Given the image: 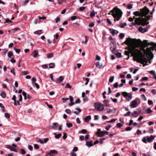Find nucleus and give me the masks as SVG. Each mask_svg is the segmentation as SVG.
<instances>
[{
    "instance_id": "1",
    "label": "nucleus",
    "mask_w": 156,
    "mask_h": 156,
    "mask_svg": "<svg viewBox=\"0 0 156 156\" xmlns=\"http://www.w3.org/2000/svg\"><path fill=\"white\" fill-rule=\"evenodd\" d=\"M129 53L131 54L134 61L140 62L144 65H146V40L143 41L139 39L136 47L133 46L129 49Z\"/></svg>"
},
{
    "instance_id": "2",
    "label": "nucleus",
    "mask_w": 156,
    "mask_h": 156,
    "mask_svg": "<svg viewBox=\"0 0 156 156\" xmlns=\"http://www.w3.org/2000/svg\"><path fill=\"white\" fill-rule=\"evenodd\" d=\"M154 50L156 51V43L147 42V65H148V63L151 64L152 62L151 60L154 56L153 51Z\"/></svg>"
},
{
    "instance_id": "3",
    "label": "nucleus",
    "mask_w": 156,
    "mask_h": 156,
    "mask_svg": "<svg viewBox=\"0 0 156 156\" xmlns=\"http://www.w3.org/2000/svg\"><path fill=\"white\" fill-rule=\"evenodd\" d=\"M110 12L112 13V15L115 18V21L116 20L119 21L122 14V12L119 9L115 10H112L110 11Z\"/></svg>"
},
{
    "instance_id": "4",
    "label": "nucleus",
    "mask_w": 156,
    "mask_h": 156,
    "mask_svg": "<svg viewBox=\"0 0 156 156\" xmlns=\"http://www.w3.org/2000/svg\"><path fill=\"white\" fill-rule=\"evenodd\" d=\"M133 14L136 16H140L141 17H146V6L143 8L140 9V12L138 11H135L133 13Z\"/></svg>"
},
{
    "instance_id": "5",
    "label": "nucleus",
    "mask_w": 156,
    "mask_h": 156,
    "mask_svg": "<svg viewBox=\"0 0 156 156\" xmlns=\"http://www.w3.org/2000/svg\"><path fill=\"white\" fill-rule=\"evenodd\" d=\"M135 23L136 24H140L142 23H144V25H146V17L143 18V17H139L135 18Z\"/></svg>"
},
{
    "instance_id": "6",
    "label": "nucleus",
    "mask_w": 156,
    "mask_h": 156,
    "mask_svg": "<svg viewBox=\"0 0 156 156\" xmlns=\"http://www.w3.org/2000/svg\"><path fill=\"white\" fill-rule=\"evenodd\" d=\"M95 108L98 111L103 110L104 108V105L102 104L95 103Z\"/></svg>"
},
{
    "instance_id": "7",
    "label": "nucleus",
    "mask_w": 156,
    "mask_h": 156,
    "mask_svg": "<svg viewBox=\"0 0 156 156\" xmlns=\"http://www.w3.org/2000/svg\"><path fill=\"white\" fill-rule=\"evenodd\" d=\"M122 94L129 101L132 98V95L130 93H128L126 92H123L122 93Z\"/></svg>"
},
{
    "instance_id": "8",
    "label": "nucleus",
    "mask_w": 156,
    "mask_h": 156,
    "mask_svg": "<svg viewBox=\"0 0 156 156\" xmlns=\"http://www.w3.org/2000/svg\"><path fill=\"white\" fill-rule=\"evenodd\" d=\"M150 12V10L149 9L147 8V21L148 20H149L150 19V18L152 17V15H151V16H150L149 15H148L149 13ZM149 23V22L147 21V27L148 28H149L150 27V25H148L147 26V24ZM148 31L147 29V32Z\"/></svg>"
},
{
    "instance_id": "9",
    "label": "nucleus",
    "mask_w": 156,
    "mask_h": 156,
    "mask_svg": "<svg viewBox=\"0 0 156 156\" xmlns=\"http://www.w3.org/2000/svg\"><path fill=\"white\" fill-rule=\"evenodd\" d=\"M103 132V131H101V129H98L97 132V133L98 135V136L100 137L103 136L104 135Z\"/></svg>"
},
{
    "instance_id": "10",
    "label": "nucleus",
    "mask_w": 156,
    "mask_h": 156,
    "mask_svg": "<svg viewBox=\"0 0 156 156\" xmlns=\"http://www.w3.org/2000/svg\"><path fill=\"white\" fill-rule=\"evenodd\" d=\"M137 106V102L135 100H133L131 102V104L130 105L131 108H136Z\"/></svg>"
},
{
    "instance_id": "11",
    "label": "nucleus",
    "mask_w": 156,
    "mask_h": 156,
    "mask_svg": "<svg viewBox=\"0 0 156 156\" xmlns=\"http://www.w3.org/2000/svg\"><path fill=\"white\" fill-rule=\"evenodd\" d=\"M58 124L57 122L53 123L52 125L50 126L49 127L52 129H55L58 126Z\"/></svg>"
},
{
    "instance_id": "12",
    "label": "nucleus",
    "mask_w": 156,
    "mask_h": 156,
    "mask_svg": "<svg viewBox=\"0 0 156 156\" xmlns=\"http://www.w3.org/2000/svg\"><path fill=\"white\" fill-rule=\"evenodd\" d=\"M86 145L89 147L94 146L93 142L92 140L89 141H86Z\"/></svg>"
},
{
    "instance_id": "13",
    "label": "nucleus",
    "mask_w": 156,
    "mask_h": 156,
    "mask_svg": "<svg viewBox=\"0 0 156 156\" xmlns=\"http://www.w3.org/2000/svg\"><path fill=\"white\" fill-rule=\"evenodd\" d=\"M38 54V52L37 50H34L31 54V55H33L34 57H36Z\"/></svg>"
},
{
    "instance_id": "14",
    "label": "nucleus",
    "mask_w": 156,
    "mask_h": 156,
    "mask_svg": "<svg viewBox=\"0 0 156 156\" xmlns=\"http://www.w3.org/2000/svg\"><path fill=\"white\" fill-rule=\"evenodd\" d=\"M58 153V152L57 151L55 150H51L50 152L48 153V154L50 156H52L54 154H57Z\"/></svg>"
},
{
    "instance_id": "15",
    "label": "nucleus",
    "mask_w": 156,
    "mask_h": 156,
    "mask_svg": "<svg viewBox=\"0 0 156 156\" xmlns=\"http://www.w3.org/2000/svg\"><path fill=\"white\" fill-rule=\"evenodd\" d=\"M63 77L61 76L55 80V82L56 83H61L63 80Z\"/></svg>"
},
{
    "instance_id": "16",
    "label": "nucleus",
    "mask_w": 156,
    "mask_h": 156,
    "mask_svg": "<svg viewBox=\"0 0 156 156\" xmlns=\"http://www.w3.org/2000/svg\"><path fill=\"white\" fill-rule=\"evenodd\" d=\"M155 136L151 135L150 137H147V141L150 142L151 141H152L155 138Z\"/></svg>"
},
{
    "instance_id": "17",
    "label": "nucleus",
    "mask_w": 156,
    "mask_h": 156,
    "mask_svg": "<svg viewBox=\"0 0 156 156\" xmlns=\"http://www.w3.org/2000/svg\"><path fill=\"white\" fill-rule=\"evenodd\" d=\"M109 30L112 34L114 35H115V34H118L119 33V32L117 30L112 29H110Z\"/></svg>"
},
{
    "instance_id": "18",
    "label": "nucleus",
    "mask_w": 156,
    "mask_h": 156,
    "mask_svg": "<svg viewBox=\"0 0 156 156\" xmlns=\"http://www.w3.org/2000/svg\"><path fill=\"white\" fill-rule=\"evenodd\" d=\"M138 30L140 32L142 33H144L146 31V29L143 28L141 27H139Z\"/></svg>"
},
{
    "instance_id": "19",
    "label": "nucleus",
    "mask_w": 156,
    "mask_h": 156,
    "mask_svg": "<svg viewBox=\"0 0 156 156\" xmlns=\"http://www.w3.org/2000/svg\"><path fill=\"white\" fill-rule=\"evenodd\" d=\"M42 30H39L34 32V33L35 34L40 35L42 33Z\"/></svg>"
},
{
    "instance_id": "20",
    "label": "nucleus",
    "mask_w": 156,
    "mask_h": 156,
    "mask_svg": "<svg viewBox=\"0 0 156 156\" xmlns=\"http://www.w3.org/2000/svg\"><path fill=\"white\" fill-rule=\"evenodd\" d=\"M85 41H83L82 42V43L83 44H84V45H86L87 43V42L88 41V37L87 36H85Z\"/></svg>"
},
{
    "instance_id": "21",
    "label": "nucleus",
    "mask_w": 156,
    "mask_h": 156,
    "mask_svg": "<svg viewBox=\"0 0 156 156\" xmlns=\"http://www.w3.org/2000/svg\"><path fill=\"white\" fill-rule=\"evenodd\" d=\"M91 119V116H87L86 117H85L84 118L85 121L87 122H89V120Z\"/></svg>"
},
{
    "instance_id": "22",
    "label": "nucleus",
    "mask_w": 156,
    "mask_h": 156,
    "mask_svg": "<svg viewBox=\"0 0 156 156\" xmlns=\"http://www.w3.org/2000/svg\"><path fill=\"white\" fill-rule=\"evenodd\" d=\"M32 84L34 87L35 86L37 89H38L39 88V86L37 83L32 82Z\"/></svg>"
},
{
    "instance_id": "23",
    "label": "nucleus",
    "mask_w": 156,
    "mask_h": 156,
    "mask_svg": "<svg viewBox=\"0 0 156 156\" xmlns=\"http://www.w3.org/2000/svg\"><path fill=\"white\" fill-rule=\"evenodd\" d=\"M55 64L54 63H51L49 65V68L52 69L55 67Z\"/></svg>"
},
{
    "instance_id": "24",
    "label": "nucleus",
    "mask_w": 156,
    "mask_h": 156,
    "mask_svg": "<svg viewBox=\"0 0 156 156\" xmlns=\"http://www.w3.org/2000/svg\"><path fill=\"white\" fill-rule=\"evenodd\" d=\"M76 109L78 111V112L77 111H75L74 112V113L76 115H78L79 113H80L81 111V110L79 108H76Z\"/></svg>"
},
{
    "instance_id": "25",
    "label": "nucleus",
    "mask_w": 156,
    "mask_h": 156,
    "mask_svg": "<svg viewBox=\"0 0 156 156\" xmlns=\"http://www.w3.org/2000/svg\"><path fill=\"white\" fill-rule=\"evenodd\" d=\"M54 55L53 53H49L47 54V57L48 58H51L53 57Z\"/></svg>"
},
{
    "instance_id": "26",
    "label": "nucleus",
    "mask_w": 156,
    "mask_h": 156,
    "mask_svg": "<svg viewBox=\"0 0 156 156\" xmlns=\"http://www.w3.org/2000/svg\"><path fill=\"white\" fill-rule=\"evenodd\" d=\"M0 95L2 98H5L6 97L5 93L4 91L2 92V93H1Z\"/></svg>"
},
{
    "instance_id": "27",
    "label": "nucleus",
    "mask_w": 156,
    "mask_h": 156,
    "mask_svg": "<svg viewBox=\"0 0 156 156\" xmlns=\"http://www.w3.org/2000/svg\"><path fill=\"white\" fill-rule=\"evenodd\" d=\"M10 72L12 73L14 76L16 75V73L15 72V69L14 68L11 69Z\"/></svg>"
},
{
    "instance_id": "28",
    "label": "nucleus",
    "mask_w": 156,
    "mask_h": 156,
    "mask_svg": "<svg viewBox=\"0 0 156 156\" xmlns=\"http://www.w3.org/2000/svg\"><path fill=\"white\" fill-rule=\"evenodd\" d=\"M114 79V76H111L109 80V82L112 83L113 82Z\"/></svg>"
},
{
    "instance_id": "29",
    "label": "nucleus",
    "mask_w": 156,
    "mask_h": 156,
    "mask_svg": "<svg viewBox=\"0 0 156 156\" xmlns=\"http://www.w3.org/2000/svg\"><path fill=\"white\" fill-rule=\"evenodd\" d=\"M6 147L9 149L11 151H12L13 148L10 145H7Z\"/></svg>"
},
{
    "instance_id": "30",
    "label": "nucleus",
    "mask_w": 156,
    "mask_h": 156,
    "mask_svg": "<svg viewBox=\"0 0 156 156\" xmlns=\"http://www.w3.org/2000/svg\"><path fill=\"white\" fill-rule=\"evenodd\" d=\"M104 103L105 104L106 106H108L109 105V102L108 100H104L103 101Z\"/></svg>"
},
{
    "instance_id": "31",
    "label": "nucleus",
    "mask_w": 156,
    "mask_h": 156,
    "mask_svg": "<svg viewBox=\"0 0 156 156\" xmlns=\"http://www.w3.org/2000/svg\"><path fill=\"white\" fill-rule=\"evenodd\" d=\"M22 94L24 97V100H26V99L27 98V93L24 91H23L22 92Z\"/></svg>"
},
{
    "instance_id": "32",
    "label": "nucleus",
    "mask_w": 156,
    "mask_h": 156,
    "mask_svg": "<svg viewBox=\"0 0 156 156\" xmlns=\"http://www.w3.org/2000/svg\"><path fill=\"white\" fill-rule=\"evenodd\" d=\"M13 55V53L12 52L9 51L8 53V55L9 57H11Z\"/></svg>"
},
{
    "instance_id": "33",
    "label": "nucleus",
    "mask_w": 156,
    "mask_h": 156,
    "mask_svg": "<svg viewBox=\"0 0 156 156\" xmlns=\"http://www.w3.org/2000/svg\"><path fill=\"white\" fill-rule=\"evenodd\" d=\"M130 38H128L126 39L125 42H126V44H129L130 43Z\"/></svg>"
},
{
    "instance_id": "34",
    "label": "nucleus",
    "mask_w": 156,
    "mask_h": 156,
    "mask_svg": "<svg viewBox=\"0 0 156 156\" xmlns=\"http://www.w3.org/2000/svg\"><path fill=\"white\" fill-rule=\"evenodd\" d=\"M62 136V134L61 133H59L55 136V137L56 139L59 138Z\"/></svg>"
},
{
    "instance_id": "35",
    "label": "nucleus",
    "mask_w": 156,
    "mask_h": 156,
    "mask_svg": "<svg viewBox=\"0 0 156 156\" xmlns=\"http://www.w3.org/2000/svg\"><path fill=\"white\" fill-rule=\"evenodd\" d=\"M138 114V112L136 111H135L133 112V113L132 115L134 117H136L137 115Z\"/></svg>"
},
{
    "instance_id": "36",
    "label": "nucleus",
    "mask_w": 156,
    "mask_h": 156,
    "mask_svg": "<svg viewBox=\"0 0 156 156\" xmlns=\"http://www.w3.org/2000/svg\"><path fill=\"white\" fill-rule=\"evenodd\" d=\"M116 55L119 58H121L122 57V55H121V54L120 53H119V52L116 53Z\"/></svg>"
},
{
    "instance_id": "37",
    "label": "nucleus",
    "mask_w": 156,
    "mask_h": 156,
    "mask_svg": "<svg viewBox=\"0 0 156 156\" xmlns=\"http://www.w3.org/2000/svg\"><path fill=\"white\" fill-rule=\"evenodd\" d=\"M141 98L142 100H144V101H146V98L144 94H142L141 96Z\"/></svg>"
},
{
    "instance_id": "38",
    "label": "nucleus",
    "mask_w": 156,
    "mask_h": 156,
    "mask_svg": "<svg viewBox=\"0 0 156 156\" xmlns=\"http://www.w3.org/2000/svg\"><path fill=\"white\" fill-rule=\"evenodd\" d=\"M66 126L68 128H70L73 126V124L71 123H66Z\"/></svg>"
},
{
    "instance_id": "39",
    "label": "nucleus",
    "mask_w": 156,
    "mask_h": 156,
    "mask_svg": "<svg viewBox=\"0 0 156 156\" xmlns=\"http://www.w3.org/2000/svg\"><path fill=\"white\" fill-rule=\"evenodd\" d=\"M12 30L13 31V33H15L17 31H19L20 30V29L19 28H16L12 29Z\"/></svg>"
},
{
    "instance_id": "40",
    "label": "nucleus",
    "mask_w": 156,
    "mask_h": 156,
    "mask_svg": "<svg viewBox=\"0 0 156 156\" xmlns=\"http://www.w3.org/2000/svg\"><path fill=\"white\" fill-rule=\"evenodd\" d=\"M148 103L150 105H153V102L152 100H148Z\"/></svg>"
},
{
    "instance_id": "41",
    "label": "nucleus",
    "mask_w": 156,
    "mask_h": 156,
    "mask_svg": "<svg viewBox=\"0 0 156 156\" xmlns=\"http://www.w3.org/2000/svg\"><path fill=\"white\" fill-rule=\"evenodd\" d=\"M22 75H26L29 74V73L28 71H23L22 72Z\"/></svg>"
},
{
    "instance_id": "42",
    "label": "nucleus",
    "mask_w": 156,
    "mask_h": 156,
    "mask_svg": "<svg viewBox=\"0 0 156 156\" xmlns=\"http://www.w3.org/2000/svg\"><path fill=\"white\" fill-rule=\"evenodd\" d=\"M152 112V111L151 110L150 108H147V114H149Z\"/></svg>"
},
{
    "instance_id": "43",
    "label": "nucleus",
    "mask_w": 156,
    "mask_h": 156,
    "mask_svg": "<svg viewBox=\"0 0 156 156\" xmlns=\"http://www.w3.org/2000/svg\"><path fill=\"white\" fill-rule=\"evenodd\" d=\"M111 49L112 50V51L114 54H115L116 52V48H113L112 49V48H111Z\"/></svg>"
},
{
    "instance_id": "44",
    "label": "nucleus",
    "mask_w": 156,
    "mask_h": 156,
    "mask_svg": "<svg viewBox=\"0 0 156 156\" xmlns=\"http://www.w3.org/2000/svg\"><path fill=\"white\" fill-rule=\"evenodd\" d=\"M127 7L129 9H130L133 8V5L130 4H128Z\"/></svg>"
},
{
    "instance_id": "45",
    "label": "nucleus",
    "mask_w": 156,
    "mask_h": 156,
    "mask_svg": "<svg viewBox=\"0 0 156 156\" xmlns=\"http://www.w3.org/2000/svg\"><path fill=\"white\" fill-rule=\"evenodd\" d=\"M148 72L150 73L152 75H154L155 74V71L154 70H152L149 71H148Z\"/></svg>"
},
{
    "instance_id": "46",
    "label": "nucleus",
    "mask_w": 156,
    "mask_h": 156,
    "mask_svg": "<svg viewBox=\"0 0 156 156\" xmlns=\"http://www.w3.org/2000/svg\"><path fill=\"white\" fill-rule=\"evenodd\" d=\"M119 37L121 38L122 39L125 36V35L123 33H121L119 35Z\"/></svg>"
},
{
    "instance_id": "47",
    "label": "nucleus",
    "mask_w": 156,
    "mask_h": 156,
    "mask_svg": "<svg viewBox=\"0 0 156 156\" xmlns=\"http://www.w3.org/2000/svg\"><path fill=\"white\" fill-rule=\"evenodd\" d=\"M34 147L35 149H38L39 148L38 145L37 144H34Z\"/></svg>"
},
{
    "instance_id": "48",
    "label": "nucleus",
    "mask_w": 156,
    "mask_h": 156,
    "mask_svg": "<svg viewBox=\"0 0 156 156\" xmlns=\"http://www.w3.org/2000/svg\"><path fill=\"white\" fill-rule=\"evenodd\" d=\"M135 18V16H133V18H131V17H129V18L128 20L129 21L133 22V20H134V19Z\"/></svg>"
},
{
    "instance_id": "49",
    "label": "nucleus",
    "mask_w": 156,
    "mask_h": 156,
    "mask_svg": "<svg viewBox=\"0 0 156 156\" xmlns=\"http://www.w3.org/2000/svg\"><path fill=\"white\" fill-rule=\"evenodd\" d=\"M77 17L76 16H73L71 17V19L73 21L76 20Z\"/></svg>"
},
{
    "instance_id": "50",
    "label": "nucleus",
    "mask_w": 156,
    "mask_h": 156,
    "mask_svg": "<svg viewBox=\"0 0 156 156\" xmlns=\"http://www.w3.org/2000/svg\"><path fill=\"white\" fill-rule=\"evenodd\" d=\"M5 116L6 118H9L10 116L9 114L8 113H5Z\"/></svg>"
},
{
    "instance_id": "51",
    "label": "nucleus",
    "mask_w": 156,
    "mask_h": 156,
    "mask_svg": "<svg viewBox=\"0 0 156 156\" xmlns=\"http://www.w3.org/2000/svg\"><path fill=\"white\" fill-rule=\"evenodd\" d=\"M131 112L129 111L127 112L126 114L124 115L125 116H129L131 114Z\"/></svg>"
},
{
    "instance_id": "52",
    "label": "nucleus",
    "mask_w": 156,
    "mask_h": 156,
    "mask_svg": "<svg viewBox=\"0 0 156 156\" xmlns=\"http://www.w3.org/2000/svg\"><path fill=\"white\" fill-rule=\"evenodd\" d=\"M43 68L44 69H47L48 67V66L46 64H44L42 66Z\"/></svg>"
},
{
    "instance_id": "53",
    "label": "nucleus",
    "mask_w": 156,
    "mask_h": 156,
    "mask_svg": "<svg viewBox=\"0 0 156 156\" xmlns=\"http://www.w3.org/2000/svg\"><path fill=\"white\" fill-rule=\"evenodd\" d=\"M87 132L86 129H83L81 130V133L82 134L85 133Z\"/></svg>"
},
{
    "instance_id": "54",
    "label": "nucleus",
    "mask_w": 156,
    "mask_h": 156,
    "mask_svg": "<svg viewBox=\"0 0 156 156\" xmlns=\"http://www.w3.org/2000/svg\"><path fill=\"white\" fill-rule=\"evenodd\" d=\"M55 22L56 23H58L60 20V18L59 17H57L55 19Z\"/></svg>"
},
{
    "instance_id": "55",
    "label": "nucleus",
    "mask_w": 156,
    "mask_h": 156,
    "mask_svg": "<svg viewBox=\"0 0 156 156\" xmlns=\"http://www.w3.org/2000/svg\"><path fill=\"white\" fill-rule=\"evenodd\" d=\"M111 99H112V101L115 102V103H116L117 101V99L116 98H114L113 99L112 98H111Z\"/></svg>"
},
{
    "instance_id": "56",
    "label": "nucleus",
    "mask_w": 156,
    "mask_h": 156,
    "mask_svg": "<svg viewBox=\"0 0 156 156\" xmlns=\"http://www.w3.org/2000/svg\"><path fill=\"white\" fill-rule=\"evenodd\" d=\"M66 112L68 114H69L71 113V111L70 109H67L66 110Z\"/></svg>"
},
{
    "instance_id": "57",
    "label": "nucleus",
    "mask_w": 156,
    "mask_h": 156,
    "mask_svg": "<svg viewBox=\"0 0 156 156\" xmlns=\"http://www.w3.org/2000/svg\"><path fill=\"white\" fill-rule=\"evenodd\" d=\"M117 126L119 128H120L122 126V125L121 123H118L117 124Z\"/></svg>"
},
{
    "instance_id": "58",
    "label": "nucleus",
    "mask_w": 156,
    "mask_h": 156,
    "mask_svg": "<svg viewBox=\"0 0 156 156\" xmlns=\"http://www.w3.org/2000/svg\"><path fill=\"white\" fill-rule=\"evenodd\" d=\"M65 87L66 88H71V86L69 85V83H67L66 86H65Z\"/></svg>"
},
{
    "instance_id": "59",
    "label": "nucleus",
    "mask_w": 156,
    "mask_h": 156,
    "mask_svg": "<svg viewBox=\"0 0 156 156\" xmlns=\"http://www.w3.org/2000/svg\"><path fill=\"white\" fill-rule=\"evenodd\" d=\"M94 120H98L99 119V116L98 115H95L94 116Z\"/></svg>"
},
{
    "instance_id": "60",
    "label": "nucleus",
    "mask_w": 156,
    "mask_h": 156,
    "mask_svg": "<svg viewBox=\"0 0 156 156\" xmlns=\"http://www.w3.org/2000/svg\"><path fill=\"white\" fill-rule=\"evenodd\" d=\"M95 15V14L94 13V12H91L90 13V16L91 17H94Z\"/></svg>"
},
{
    "instance_id": "61",
    "label": "nucleus",
    "mask_w": 156,
    "mask_h": 156,
    "mask_svg": "<svg viewBox=\"0 0 156 156\" xmlns=\"http://www.w3.org/2000/svg\"><path fill=\"white\" fill-rule=\"evenodd\" d=\"M151 92L152 93L154 94H156V90L155 89H152L151 91Z\"/></svg>"
},
{
    "instance_id": "62",
    "label": "nucleus",
    "mask_w": 156,
    "mask_h": 156,
    "mask_svg": "<svg viewBox=\"0 0 156 156\" xmlns=\"http://www.w3.org/2000/svg\"><path fill=\"white\" fill-rule=\"evenodd\" d=\"M10 60L11 62L13 63H15L16 62V60L13 58H11Z\"/></svg>"
},
{
    "instance_id": "63",
    "label": "nucleus",
    "mask_w": 156,
    "mask_h": 156,
    "mask_svg": "<svg viewBox=\"0 0 156 156\" xmlns=\"http://www.w3.org/2000/svg\"><path fill=\"white\" fill-rule=\"evenodd\" d=\"M131 128L130 127H127L126 128V131H129L131 130Z\"/></svg>"
},
{
    "instance_id": "64",
    "label": "nucleus",
    "mask_w": 156,
    "mask_h": 156,
    "mask_svg": "<svg viewBox=\"0 0 156 156\" xmlns=\"http://www.w3.org/2000/svg\"><path fill=\"white\" fill-rule=\"evenodd\" d=\"M28 149L30 151H32L33 150V147L31 145H29L28 146Z\"/></svg>"
}]
</instances>
